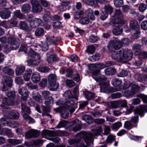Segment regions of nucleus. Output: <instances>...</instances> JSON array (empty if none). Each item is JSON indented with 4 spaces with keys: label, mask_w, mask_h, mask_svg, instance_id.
<instances>
[{
    "label": "nucleus",
    "mask_w": 147,
    "mask_h": 147,
    "mask_svg": "<svg viewBox=\"0 0 147 147\" xmlns=\"http://www.w3.org/2000/svg\"><path fill=\"white\" fill-rule=\"evenodd\" d=\"M109 46L112 48L111 51L112 58L116 61L123 63L131 60L133 54L131 50L119 49L122 47L121 41L117 38H114L109 42Z\"/></svg>",
    "instance_id": "obj_1"
},
{
    "label": "nucleus",
    "mask_w": 147,
    "mask_h": 147,
    "mask_svg": "<svg viewBox=\"0 0 147 147\" xmlns=\"http://www.w3.org/2000/svg\"><path fill=\"white\" fill-rule=\"evenodd\" d=\"M124 17L120 10L116 9L114 14L111 18L109 24L112 26H116L117 24H123L125 22Z\"/></svg>",
    "instance_id": "obj_2"
},
{
    "label": "nucleus",
    "mask_w": 147,
    "mask_h": 147,
    "mask_svg": "<svg viewBox=\"0 0 147 147\" xmlns=\"http://www.w3.org/2000/svg\"><path fill=\"white\" fill-rule=\"evenodd\" d=\"M7 41L10 46L7 45L4 46V48L6 53L9 52L12 50H16L19 48L20 43L15 38L12 36L9 37Z\"/></svg>",
    "instance_id": "obj_3"
},
{
    "label": "nucleus",
    "mask_w": 147,
    "mask_h": 147,
    "mask_svg": "<svg viewBox=\"0 0 147 147\" xmlns=\"http://www.w3.org/2000/svg\"><path fill=\"white\" fill-rule=\"evenodd\" d=\"M95 79L99 83L100 92H105L107 90V86L109 85V81L107 80V78L104 76L96 75Z\"/></svg>",
    "instance_id": "obj_4"
},
{
    "label": "nucleus",
    "mask_w": 147,
    "mask_h": 147,
    "mask_svg": "<svg viewBox=\"0 0 147 147\" xmlns=\"http://www.w3.org/2000/svg\"><path fill=\"white\" fill-rule=\"evenodd\" d=\"M9 98L6 97L3 98V100L0 106L3 108H6L7 105H12L14 104L13 100L16 96V94L14 91L8 92L6 94Z\"/></svg>",
    "instance_id": "obj_5"
},
{
    "label": "nucleus",
    "mask_w": 147,
    "mask_h": 147,
    "mask_svg": "<svg viewBox=\"0 0 147 147\" xmlns=\"http://www.w3.org/2000/svg\"><path fill=\"white\" fill-rule=\"evenodd\" d=\"M78 136H80L84 140V141L87 146H92L93 145V139L94 134L85 131H81L77 134Z\"/></svg>",
    "instance_id": "obj_6"
},
{
    "label": "nucleus",
    "mask_w": 147,
    "mask_h": 147,
    "mask_svg": "<svg viewBox=\"0 0 147 147\" xmlns=\"http://www.w3.org/2000/svg\"><path fill=\"white\" fill-rule=\"evenodd\" d=\"M32 6V12L35 13L41 12L42 10V7L36 0H31L30 1Z\"/></svg>",
    "instance_id": "obj_7"
},
{
    "label": "nucleus",
    "mask_w": 147,
    "mask_h": 147,
    "mask_svg": "<svg viewBox=\"0 0 147 147\" xmlns=\"http://www.w3.org/2000/svg\"><path fill=\"white\" fill-rule=\"evenodd\" d=\"M105 67V64L103 63H97L95 64H92L90 66V69L93 71V73L94 75H96L98 74L100 70L96 69L98 68L101 69Z\"/></svg>",
    "instance_id": "obj_8"
},
{
    "label": "nucleus",
    "mask_w": 147,
    "mask_h": 147,
    "mask_svg": "<svg viewBox=\"0 0 147 147\" xmlns=\"http://www.w3.org/2000/svg\"><path fill=\"white\" fill-rule=\"evenodd\" d=\"M4 78L5 80L3 83L2 89L3 91H5L7 90L9 88H11L12 84V80L11 78L8 76H4Z\"/></svg>",
    "instance_id": "obj_9"
},
{
    "label": "nucleus",
    "mask_w": 147,
    "mask_h": 147,
    "mask_svg": "<svg viewBox=\"0 0 147 147\" xmlns=\"http://www.w3.org/2000/svg\"><path fill=\"white\" fill-rule=\"evenodd\" d=\"M40 61V55H37L32 58L27 60L28 65L30 66H34L38 65Z\"/></svg>",
    "instance_id": "obj_10"
},
{
    "label": "nucleus",
    "mask_w": 147,
    "mask_h": 147,
    "mask_svg": "<svg viewBox=\"0 0 147 147\" xmlns=\"http://www.w3.org/2000/svg\"><path fill=\"white\" fill-rule=\"evenodd\" d=\"M18 93L21 95L22 100L26 101L28 97L29 92L24 87H22L18 90Z\"/></svg>",
    "instance_id": "obj_11"
},
{
    "label": "nucleus",
    "mask_w": 147,
    "mask_h": 147,
    "mask_svg": "<svg viewBox=\"0 0 147 147\" xmlns=\"http://www.w3.org/2000/svg\"><path fill=\"white\" fill-rule=\"evenodd\" d=\"M39 135V132L38 131L34 129H30L25 134V137L27 139L36 138Z\"/></svg>",
    "instance_id": "obj_12"
},
{
    "label": "nucleus",
    "mask_w": 147,
    "mask_h": 147,
    "mask_svg": "<svg viewBox=\"0 0 147 147\" xmlns=\"http://www.w3.org/2000/svg\"><path fill=\"white\" fill-rule=\"evenodd\" d=\"M83 1L87 4L92 6H95L97 5L98 2L103 3L105 1V0H83Z\"/></svg>",
    "instance_id": "obj_13"
},
{
    "label": "nucleus",
    "mask_w": 147,
    "mask_h": 147,
    "mask_svg": "<svg viewBox=\"0 0 147 147\" xmlns=\"http://www.w3.org/2000/svg\"><path fill=\"white\" fill-rule=\"evenodd\" d=\"M57 133L54 131H50L47 130H43L42 131V136L43 137L47 136L53 137L57 135Z\"/></svg>",
    "instance_id": "obj_14"
},
{
    "label": "nucleus",
    "mask_w": 147,
    "mask_h": 147,
    "mask_svg": "<svg viewBox=\"0 0 147 147\" xmlns=\"http://www.w3.org/2000/svg\"><path fill=\"white\" fill-rule=\"evenodd\" d=\"M10 11L9 9H6L0 12V16L3 19H7L10 17Z\"/></svg>",
    "instance_id": "obj_15"
},
{
    "label": "nucleus",
    "mask_w": 147,
    "mask_h": 147,
    "mask_svg": "<svg viewBox=\"0 0 147 147\" xmlns=\"http://www.w3.org/2000/svg\"><path fill=\"white\" fill-rule=\"evenodd\" d=\"M19 114L17 111L12 110L9 112L7 117L10 119H17L19 118Z\"/></svg>",
    "instance_id": "obj_16"
},
{
    "label": "nucleus",
    "mask_w": 147,
    "mask_h": 147,
    "mask_svg": "<svg viewBox=\"0 0 147 147\" xmlns=\"http://www.w3.org/2000/svg\"><path fill=\"white\" fill-rule=\"evenodd\" d=\"M129 27L131 29L134 30H140V27L138 22L135 20L131 21L129 23Z\"/></svg>",
    "instance_id": "obj_17"
},
{
    "label": "nucleus",
    "mask_w": 147,
    "mask_h": 147,
    "mask_svg": "<svg viewBox=\"0 0 147 147\" xmlns=\"http://www.w3.org/2000/svg\"><path fill=\"white\" fill-rule=\"evenodd\" d=\"M136 113H138L139 115L142 117L144 115V113L147 112V106L141 105L140 109H135Z\"/></svg>",
    "instance_id": "obj_18"
},
{
    "label": "nucleus",
    "mask_w": 147,
    "mask_h": 147,
    "mask_svg": "<svg viewBox=\"0 0 147 147\" xmlns=\"http://www.w3.org/2000/svg\"><path fill=\"white\" fill-rule=\"evenodd\" d=\"M2 70L3 73L9 76H12L14 74L13 69L8 66L4 67L2 69Z\"/></svg>",
    "instance_id": "obj_19"
},
{
    "label": "nucleus",
    "mask_w": 147,
    "mask_h": 147,
    "mask_svg": "<svg viewBox=\"0 0 147 147\" xmlns=\"http://www.w3.org/2000/svg\"><path fill=\"white\" fill-rule=\"evenodd\" d=\"M45 37L47 42H49L50 44L51 45L55 44L56 42L60 39V38L58 39L56 38H55L54 36H51L46 35Z\"/></svg>",
    "instance_id": "obj_20"
},
{
    "label": "nucleus",
    "mask_w": 147,
    "mask_h": 147,
    "mask_svg": "<svg viewBox=\"0 0 147 147\" xmlns=\"http://www.w3.org/2000/svg\"><path fill=\"white\" fill-rule=\"evenodd\" d=\"M31 79L34 83H37L40 80V74L36 72L33 73L31 77Z\"/></svg>",
    "instance_id": "obj_21"
},
{
    "label": "nucleus",
    "mask_w": 147,
    "mask_h": 147,
    "mask_svg": "<svg viewBox=\"0 0 147 147\" xmlns=\"http://www.w3.org/2000/svg\"><path fill=\"white\" fill-rule=\"evenodd\" d=\"M33 99L37 102H42V99L40 94L38 92H33L32 94Z\"/></svg>",
    "instance_id": "obj_22"
},
{
    "label": "nucleus",
    "mask_w": 147,
    "mask_h": 147,
    "mask_svg": "<svg viewBox=\"0 0 147 147\" xmlns=\"http://www.w3.org/2000/svg\"><path fill=\"white\" fill-rule=\"evenodd\" d=\"M105 106L107 107H111L113 108H116L119 107L118 100L115 101H111L110 102H105Z\"/></svg>",
    "instance_id": "obj_23"
},
{
    "label": "nucleus",
    "mask_w": 147,
    "mask_h": 147,
    "mask_svg": "<svg viewBox=\"0 0 147 147\" xmlns=\"http://www.w3.org/2000/svg\"><path fill=\"white\" fill-rule=\"evenodd\" d=\"M32 72V70L31 69H28L26 70L23 76L24 79L25 81H28L30 80Z\"/></svg>",
    "instance_id": "obj_24"
},
{
    "label": "nucleus",
    "mask_w": 147,
    "mask_h": 147,
    "mask_svg": "<svg viewBox=\"0 0 147 147\" xmlns=\"http://www.w3.org/2000/svg\"><path fill=\"white\" fill-rule=\"evenodd\" d=\"M25 69V67L23 65H20L17 67L16 69V74L18 76L21 75L24 71Z\"/></svg>",
    "instance_id": "obj_25"
},
{
    "label": "nucleus",
    "mask_w": 147,
    "mask_h": 147,
    "mask_svg": "<svg viewBox=\"0 0 147 147\" xmlns=\"http://www.w3.org/2000/svg\"><path fill=\"white\" fill-rule=\"evenodd\" d=\"M94 129H92V131L94 133L96 136L100 135L102 131V127L101 126L96 127L94 125L93 126Z\"/></svg>",
    "instance_id": "obj_26"
},
{
    "label": "nucleus",
    "mask_w": 147,
    "mask_h": 147,
    "mask_svg": "<svg viewBox=\"0 0 147 147\" xmlns=\"http://www.w3.org/2000/svg\"><path fill=\"white\" fill-rule=\"evenodd\" d=\"M141 46L139 44H134L132 46V49L135 53H138L136 55H138L141 52Z\"/></svg>",
    "instance_id": "obj_27"
},
{
    "label": "nucleus",
    "mask_w": 147,
    "mask_h": 147,
    "mask_svg": "<svg viewBox=\"0 0 147 147\" xmlns=\"http://www.w3.org/2000/svg\"><path fill=\"white\" fill-rule=\"evenodd\" d=\"M49 89L50 90L55 91L57 90L59 87L58 83L56 82L49 83Z\"/></svg>",
    "instance_id": "obj_28"
},
{
    "label": "nucleus",
    "mask_w": 147,
    "mask_h": 147,
    "mask_svg": "<svg viewBox=\"0 0 147 147\" xmlns=\"http://www.w3.org/2000/svg\"><path fill=\"white\" fill-rule=\"evenodd\" d=\"M7 142L10 144L14 146H16L21 144L22 142V140H21L9 139H8Z\"/></svg>",
    "instance_id": "obj_29"
},
{
    "label": "nucleus",
    "mask_w": 147,
    "mask_h": 147,
    "mask_svg": "<svg viewBox=\"0 0 147 147\" xmlns=\"http://www.w3.org/2000/svg\"><path fill=\"white\" fill-rule=\"evenodd\" d=\"M31 6L29 4H25L22 5L21 10L23 13H27L29 12Z\"/></svg>",
    "instance_id": "obj_30"
},
{
    "label": "nucleus",
    "mask_w": 147,
    "mask_h": 147,
    "mask_svg": "<svg viewBox=\"0 0 147 147\" xmlns=\"http://www.w3.org/2000/svg\"><path fill=\"white\" fill-rule=\"evenodd\" d=\"M116 71L115 69L113 68H107L105 69V74L107 75H111L114 74Z\"/></svg>",
    "instance_id": "obj_31"
},
{
    "label": "nucleus",
    "mask_w": 147,
    "mask_h": 147,
    "mask_svg": "<svg viewBox=\"0 0 147 147\" xmlns=\"http://www.w3.org/2000/svg\"><path fill=\"white\" fill-rule=\"evenodd\" d=\"M74 103V101L73 100L67 101L64 103L63 106L65 109H68L72 107Z\"/></svg>",
    "instance_id": "obj_32"
},
{
    "label": "nucleus",
    "mask_w": 147,
    "mask_h": 147,
    "mask_svg": "<svg viewBox=\"0 0 147 147\" xmlns=\"http://www.w3.org/2000/svg\"><path fill=\"white\" fill-rule=\"evenodd\" d=\"M20 28L22 30H28L29 28L28 24L25 22L21 21L19 25Z\"/></svg>",
    "instance_id": "obj_33"
},
{
    "label": "nucleus",
    "mask_w": 147,
    "mask_h": 147,
    "mask_svg": "<svg viewBox=\"0 0 147 147\" xmlns=\"http://www.w3.org/2000/svg\"><path fill=\"white\" fill-rule=\"evenodd\" d=\"M122 32V28L121 26H117L113 31V34L115 35H120Z\"/></svg>",
    "instance_id": "obj_34"
},
{
    "label": "nucleus",
    "mask_w": 147,
    "mask_h": 147,
    "mask_svg": "<svg viewBox=\"0 0 147 147\" xmlns=\"http://www.w3.org/2000/svg\"><path fill=\"white\" fill-rule=\"evenodd\" d=\"M34 27H37L41 25L43 22L42 20L40 18H35L33 20Z\"/></svg>",
    "instance_id": "obj_35"
},
{
    "label": "nucleus",
    "mask_w": 147,
    "mask_h": 147,
    "mask_svg": "<svg viewBox=\"0 0 147 147\" xmlns=\"http://www.w3.org/2000/svg\"><path fill=\"white\" fill-rule=\"evenodd\" d=\"M84 14V12L81 10H79L78 11H75L74 14V18L75 20L79 19L81 16Z\"/></svg>",
    "instance_id": "obj_36"
},
{
    "label": "nucleus",
    "mask_w": 147,
    "mask_h": 147,
    "mask_svg": "<svg viewBox=\"0 0 147 147\" xmlns=\"http://www.w3.org/2000/svg\"><path fill=\"white\" fill-rule=\"evenodd\" d=\"M39 45L42 51H46L48 49L49 46L47 43L45 42H41Z\"/></svg>",
    "instance_id": "obj_37"
},
{
    "label": "nucleus",
    "mask_w": 147,
    "mask_h": 147,
    "mask_svg": "<svg viewBox=\"0 0 147 147\" xmlns=\"http://www.w3.org/2000/svg\"><path fill=\"white\" fill-rule=\"evenodd\" d=\"M58 58L55 55H51L47 58V61L49 63H52L57 60Z\"/></svg>",
    "instance_id": "obj_38"
},
{
    "label": "nucleus",
    "mask_w": 147,
    "mask_h": 147,
    "mask_svg": "<svg viewBox=\"0 0 147 147\" xmlns=\"http://www.w3.org/2000/svg\"><path fill=\"white\" fill-rule=\"evenodd\" d=\"M22 111L25 113L29 114L30 113V108L27 107L25 105L22 103L21 104Z\"/></svg>",
    "instance_id": "obj_39"
},
{
    "label": "nucleus",
    "mask_w": 147,
    "mask_h": 147,
    "mask_svg": "<svg viewBox=\"0 0 147 147\" xmlns=\"http://www.w3.org/2000/svg\"><path fill=\"white\" fill-rule=\"evenodd\" d=\"M99 40V38L96 36L93 35H91L88 38L89 41L91 43H95L98 41Z\"/></svg>",
    "instance_id": "obj_40"
},
{
    "label": "nucleus",
    "mask_w": 147,
    "mask_h": 147,
    "mask_svg": "<svg viewBox=\"0 0 147 147\" xmlns=\"http://www.w3.org/2000/svg\"><path fill=\"white\" fill-rule=\"evenodd\" d=\"M53 99L52 96H49L45 99V104L47 106L53 104Z\"/></svg>",
    "instance_id": "obj_41"
},
{
    "label": "nucleus",
    "mask_w": 147,
    "mask_h": 147,
    "mask_svg": "<svg viewBox=\"0 0 147 147\" xmlns=\"http://www.w3.org/2000/svg\"><path fill=\"white\" fill-rule=\"evenodd\" d=\"M122 83L121 80L117 79H114L111 81V83L115 87L119 86Z\"/></svg>",
    "instance_id": "obj_42"
},
{
    "label": "nucleus",
    "mask_w": 147,
    "mask_h": 147,
    "mask_svg": "<svg viewBox=\"0 0 147 147\" xmlns=\"http://www.w3.org/2000/svg\"><path fill=\"white\" fill-rule=\"evenodd\" d=\"M44 33V30L41 28H37L35 30V34L36 36H39L43 35Z\"/></svg>",
    "instance_id": "obj_43"
},
{
    "label": "nucleus",
    "mask_w": 147,
    "mask_h": 147,
    "mask_svg": "<svg viewBox=\"0 0 147 147\" xmlns=\"http://www.w3.org/2000/svg\"><path fill=\"white\" fill-rule=\"evenodd\" d=\"M1 123L4 126H11V121H7L5 117L2 118L0 119Z\"/></svg>",
    "instance_id": "obj_44"
},
{
    "label": "nucleus",
    "mask_w": 147,
    "mask_h": 147,
    "mask_svg": "<svg viewBox=\"0 0 147 147\" xmlns=\"http://www.w3.org/2000/svg\"><path fill=\"white\" fill-rule=\"evenodd\" d=\"M105 12L106 13L111 14L113 11L112 7L109 5H105L104 7Z\"/></svg>",
    "instance_id": "obj_45"
},
{
    "label": "nucleus",
    "mask_w": 147,
    "mask_h": 147,
    "mask_svg": "<svg viewBox=\"0 0 147 147\" xmlns=\"http://www.w3.org/2000/svg\"><path fill=\"white\" fill-rule=\"evenodd\" d=\"M85 97L88 100H90L93 98L94 94L91 92L88 91L84 93Z\"/></svg>",
    "instance_id": "obj_46"
},
{
    "label": "nucleus",
    "mask_w": 147,
    "mask_h": 147,
    "mask_svg": "<svg viewBox=\"0 0 147 147\" xmlns=\"http://www.w3.org/2000/svg\"><path fill=\"white\" fill-rule=\"evenodd\" d=\"M48 78L49 84L56 82V77L55 74H52L48 76Z\"/></svg>",
    "instance_id": "obj_47"
},
{
    "label": "nucleus",
    "mask_w": 147,
    "mask_h": 147,
    "mask_svg": "<svg viewBox=\"0 0 147 147\" xmlns=\"http://www.w3.org/2000/svg\"><path fill=\"white\" fill-rule=\"evenodd\" d=\"M134 116L131 118L130 120L131 122H133L134 123H137L138 121V113H136L135 110L134 111Z\"/></svg>",
    "instance_id": "obj_48"
},
{
    "label": "nucleus",
    "mask_w": 147,
    "mask_h": 147,
    "mask_svg": "<svg viewBox=\"0 0 147 147\" xmlns=\"http://www.w3.org/2000/svg\"><path fill=\"white\" fill-rule=\"evenodd\" d=\"M77 123L75 125V127L73 128V130L74 131L76 132L81 129L82 126L80 125L81 122L77 120Z\"/></svg>",
    "instance_id": "obj_49"
},
{
    "label": "nucleus",
    "mask_w": 147,
    "mask_h": 147,
    "mask_svg": "<svg viewBox=\"0 0 147 147\" xmlns=\"http://www.w3.org/2000/svg\"><path fill=\"white\" fill-rule=\"evenodd\" d=\"M42 110L43 112V113L42 114V115L43 117L46 116H49L50 117H51V116L50 115L46 113L50 112V110L48 108L45 107H44L42 109Z\"/></svg>",
    "instance_id": "obj_50"
},
{
    "label": "nucleus",
    "mask_w": 147,
    "mask_h": 147,
    "mask_svg": "<svg viewBox=\"0 0 147 147\" xmlns=\"http://www.w3.org/2000/svg\"><path fill=\"white\" fill-rule=\"evenodd\" d=\"M131 83L129 81H125L122 86H121V89L125 90L131 86Z\"/></svg>",
    "instance_id": "obj_51"
},
{
    "label": "nucleus",
    "mask_w": 147,
    "mask_h": 147,
    "mask_svg": "<svg viewBox=\"0 0 147 147\" xmlns=\"http://www.w3.org/2000/svg\"><path fill=\"white\" fill-rule=\"evenodd\" d=\"M0 25L2 26L6 29L11 28V26L10 25L8 21H5L2 22L0 23Z\"/></svg>",
    "instance_id": "obj_52"
},
{
    "label": "nucleus",
    "mask_w": 147,
    "mask_h": 147,
    "mask_svg": "<svg viewBox=\"0 0 147 147\" xmlns=\"http://www.w3.org/2000/svg\"><path fill=\"white\" fill-rule=\"evenodd\" d=\"M43 18L45 21L47 22H49L51 19L50 13L49 12H47L44 14Z\"/></svg>",
    "instance_id": "obj_53"
},
{
    "label": "nucleus",
    "mask_w": 147,
    "mask_h": 147,
    "mask_svg": "<svg viewBox=\"0 0 147 147\" xmlns=\"http://www.w3.org/2000/svg\"><path fill=\"white\" fill-rule=\"evenodd\" d=\"M14 16L20 19H22L23 18V15L19 10H16L13 12Z\"/></svg>",
    "instance_id": "obj_54"
},
{
    "label": "nucleus",
    "mask_w": 147,
    "mask_h": 147,
    "mask_svg": "<svg viewBox=\"0 0 147 147\" xmlns=\"http://www.w3.org/2000/svg\"><path fill=\"white\" fill-rule=\"evenodd\" d=\"M124 127L126 129L130 130L133 127L132 124L129 121H126L124 123Z\"/></svg>",
    "instance_id": "obj_55"
},
{
    "label": "nucleus",
    "mask_w": 147,
    "mask_h": 147,
    "mask_svg": "<svg viewBox=\"0 0 147 147\" xmlns=\"http://www.w3.org/2000/svg\"><path fill=\"white\" fill-rule=\"evenodd\" d=\"M89 22V19L86 17L82 18L80 20V22L82 24H88Z\"/></svg>",
    "instance_id": "obj_56"
},
{
    "label": "nucleus",
    "mask_w": 147,
    "mask_h": 147,
    "mask_svg": "<svg viewBox=\"0 0 147 147\" xmlns=\"http://www.w3.org/2000/svg\"><path fill=\"white\" fill-rule=\"evenodd\" d=\"M80 142L79 139L70 140L68 141L69 144L70 145L76 146Z\"/></svg>",
    "instance_id": "obj_57"
},
{
    "label": "nucleus",
    "mask_w": 147,
    "mask_h": 147,
    "mask_svg": "<svg viewBox=\"0 0 147 147\" xmlns=\"http://www.w3.org/2000/svg\"><path fill=\"white\" fill-rule=\"evenodd\" d=\"M53 28L56 29H59L62 26L61 23L59 21H57L53 23Z\"/></svg>",
    "instance_id": "obj_58"
},
{
    "label": "nucleus",
    "mask_w": 147,
    "mask_h": 147,
    "mask_svg": "<svg viewBox=\"0 0 147 147\" xmlns=\"http://www.w3.org/2000/svg\"><path fill=\"white\" fill-rule=\"evenodd\" d=\"M127 72L125 70H121L119 73L117 74V76L119 77H124L127 75Z\"/></svg>",
    "instance_id": "obj_59"
},
{
    "label": "nucleus",
    "mask_w": 147,
    "mask_h": 147,
    "mask_svg": "<svg viewBox=\"0 0 147 147\" xmlns=\"http://www.w3.org/2000/svg\"><path fill=\"white\" fill-rule=\"evenodd\" d=\"M28 55L29 57L33 58L35 57V56L37 55H39L36 53L31 49H30L28 53Z\"/></svg>",
    "instance_id": "obj_60"
},
{
    "label": "nucleus",
    "mask_w": 147,
    "mask_h": 147,
    "mask_svg": "<svg viewBox=\"0 0 147 147\" xmlns=\"http://www.w3.org/2000/svg\"><path fill=\"white\" fill-rule=\"evenodd\" d=\"M139 9L141 12H144L147 9L146 5L144 3H141L139 6Z\"/></svg>",
    "instance_id": "obj_61"
},
{
    "label": "nucleus",
    "mask_w": 147,
    "mask_h": 147,
    "mask_svg": "<svg viewBox=\"0 0 147 147\" xmlns=\"http://www.w3.org/2000/svg\"><path fill=\"white\" fill-rule=\"evenodd\" d=\"M5 135H6L9 137L10 138H12L13 136L11 130L7 128H6Z\"/></svg>",
    "instance_id": "obj_62"
},
{
    "label": "nucleus",
    "mask_w": 147,
    "mask_h": 147,
    "mask_svg": "<svg viewBox=\"0 0 147 147\" xmlns=\"http://www.w3.org/2000/svg\"><path fill=\"white\" fill-rule=\"evenodd\" d=\"M114 4L115 6L117 7L121 6L123 4V0H114Z\"/></svg>",
    "instance_id": "obj_63"
},
{
    "label": "nucleus",
    "mask_w": 147,
    "mask_h": 147,
    "mask_svg": "<svg viewBox=\"0 0 147 147\" xmlns=\"http://www.w3.org/2000/svg\"><path fill=\"white\" fill-rule=\"evenodd\" d=\"M136 96L142 99L144 103H147V96L141 94L137 95Z\"/></svg>",
    "instance_id": "obj_64"
}]
</instances>
